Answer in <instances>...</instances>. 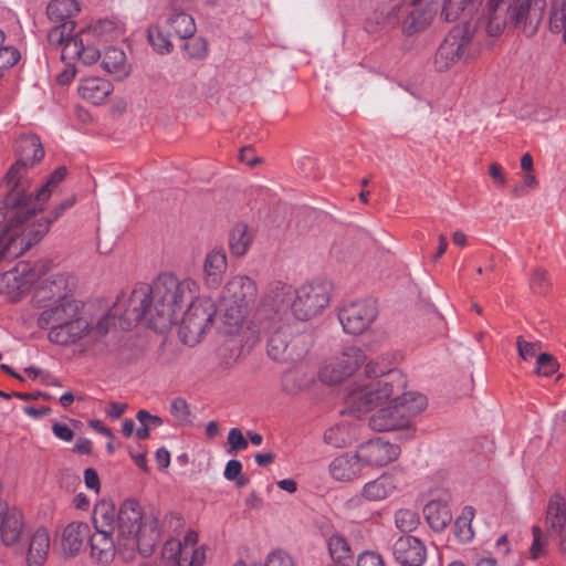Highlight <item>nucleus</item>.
Masks as SVG:
<instances>
[{
	"label": "nucleus",
	"instance_id": "obj_1",
	"mask_svg": "<svg viewBox=\"0 0 566 566\" xmlns=\"http://www.w3.org/2000/svg\"><path fill=\"white\" fill-rule=\"evenodd\" d=\"M198 293L191 279L179 280L171 273H163L151 283H138L127 297V307L120 317L124 331L145 321L158 332H164L177 319L182 304Z\"/></svg>",
	"mask_w": 566,
	"mask_h": 566
},
{
	"label": "nucleus",
	"instance_id": "obj_30",
	"mask_svg": "<svg viewBox=\"0 0 566 566\" xmlns=\"http://www.w3.org/2000/svg\"><path fill=\"white\" fill-rule=\"evenodd\" d=\"M165 28L171 31L179 39H191L196 33L197 27L195 19L185 11L170 8L165 20Z\"/></svg>",
	"mask_w": 566,
	"mask_h": 566
},
{
	"label": "nucleus",
	"instance_id": "obj_57",
	"mask_svg": "<svg viewBox=\"0 0 566 566\" xmlns=\"http://www.w3.org/2000/svg\"><path fill=\"white\" fill-rule=\"evenodd\" d=\"M283 390L287 394L294 395L302 389V384L298 381V374L295 371H287L282 377Z\"/></svg>",
	"mask_w": 566,
	"mask_h": 566
},
{
	"label": "nucleus",
	"instance_id": "obj_31",
	"mask_svg": "<svg viewBox=\"0 0 566 566\" xmlns=\"http://www.w3.org/2000/svg\"><path fill=\"white\" fill-rule=\"evenodd\" d=\"M102 59L101 65L105 72L117 80L127 77L130 73V66L126 62L125 52L116 46H109L104 51L97 61Z\"/></svg>",
	"mask_w": 566,
	"mask_h": 566
},
{
	"label": "nucleus",
	"instance_id": "obj_4",
	"mask_svg": "<svg viewBox=\"0 0 566 566\" xmlns=\"http://www.w3.org/2000/svg\"><path fill=\"white\" fill-rule=\"evenodd\" d=\"M387 406H379L380 409L369 418V427L374 431L406 430L407 437L413 436L410 428L411 418L427 407V398L413 391L395 392L387 400Z\"/></svg>",
	"mask_w": 566,
	"mask_h": 566
},
{
	"label": "nucleus",
	"instance_id": "obj_37",
	"mask_svg": "<svg viewBox=\"0 0 566 566\" xmlns=\"http://www.w3.org/2000/svg\"><path fill=\"white\" fill-rule=\"evenodd\" d=\"M198 535L196 532H188L185 535L184 542L175 541L179 546L176 554L188 562V566H202L206 554L202 548L196 547Z\"/></svg>",
	"mask_w": 566,
	"mask_h": 566
},
{
	"label": "nucleus",
	"instance_id": "obj_26",
	"mask_svg": "<svg viewBox=\"0 0 566 566\" xmlns=\"http://www.w3.org/2000/svg\"><path fill=\"white\" fill-rule=\"evenodd\" d=\"M292 287L281 281L272 282L268 285L264 295L261 298L262 307H269L274 314H279L291 308Z\"/></svg>",
	"mask_w": 566,
	"mask_h": 566
},
{
	"label": "nucleus",
	"instance_id": "obj_51",
	"mask_svg": "<svg viewBox=\"0 0 566 566\" xmlns=\"http://www.w3.org/2000/svg\"><path fill=\"white\" fill-rule=\"evenodd\" d=\"M530 285L535 294H544L549 287L547 272L541 268L534 269L532 272Z\"/></svg>",
	"mask_w": 566,
	"mask_h": 566
},
{
	"label": "nucleus",
	"instance_id": "obj_60",
	"mask_svg": "<svg viewBox=\"0 0 566 566\" xmlns=\"http://www.w3.org/2000/svg\"><path fill=\"white\" fill-rule=\"evenodd\" d=\"M517 349H518V355L523 359L527 360V359L532 358L533 356H535L536 344L526 342L522 337H518L517 338Z\"/></svg>",
	"mask_w": 566,
	"mask_h": 566
},
{
	"label": "nucleus",
	"instance_id": "obj_8",
	"mask_svg": "<svg viewBox=\"0 0 566 566\" xmlns=\"http://www.w3.org/2000/svg\"><path fill=\"white\" fill-rule=\"evenodd\" d=\"M75 22L53 23L48 32V42L52 48H61V57L65 62L81 61L91 65L99 57V50L91 44V33L82 30L73 34Z\"/></svg>",
	"mask_w": 566,
	"mask_h": 566
},
{
	"label": "nucleus",
	"instance_id": "obj_40",
	"mask_svg": "<svg viewBox=\"0 0 566 566\" xmlns=\"http://www.w3.org/2000/svg\"><path fill=\"white\" fill-rule=\"evenodd\" d=\"M327 546L329 555L335 563L346 566L354 560V553L343 535L333 534L328 538Z\"/></svg>",
	"mask_w": 566,
	"mask_h": 566
},
{
	"label": "nucleus",
	"instance_id": "obj_14",
	"mask_svg": "<svg viewBox=\"0 0 566 566\" xmlns=\"http://www.w3.org/2000/svg\"><path fill=\"white\" fill-rule=\"evenodd\" d=\"M377 315L375 302L361 300L344 305L338 312V319L345 333L358 335L371 325Z\"/></svg>",
	"mask_w": 566,
	"mask_h": 566
},
{
	"label": "nucleus",
	"instance_id": "obj_6",
	"mask_svg": "<svg viewBox=\"0 0 566 566\" xmlns=\"http://www.w3.org/2000/svg\"><path fill=\"white\" fill-rule=\"evenodd\" d=\"M406 376L391 369L384 379H373L353 388L346 397V406L353 413H366L387 402L395 392L406 388Z\"/></svg>",
	"mask_w": 566,
	"mask_h": 566
},
{
	"label": "nucleus",
	"instance_id": "obj_16",
	"mask_svg": "<svg viewBox=\"0 0 566 566\" xmlns=\"http://www.w3.org/2000/svg\"><path fill=\"white\" fill-rule=\"evenodd\" d=\"M356 453L361 467L381 468L399 458L400 448L398 444L376 438L361 443Z\"/></svg>",
	"mask_w": 566,
	"mask_h": 566
},
{
	"label": "nucleus",
	"instance_id": "obj_44",
	"mask_svg": "<svg viewBox=\"0 0 566 566\" xmlns=\"http://www.w3.org/2000/svg\"><path fill=\"white\" fill-rule=\"evenodd\" d=\"M549 29L563 35L566 43V0H554L549 17Z\"/></svg>",
	"mask_w": 566,
	"mask_h": 566
},
{
	"label": "nucleus",
	"instance_id": "obj_21",
	"mask_svg": "<svg viewBox=\"0 0 566 566\" xmlns=\"http://www.w3.org/2000/svg\"><path fill=\"white\" fill-rule=\"evenodd\" d=\"M38 308L42 310L36 318L38 327L50 332L67 318L75 317L77 312L82 310V305L75 298L66 297L65 301L49 303Z\"/></svg>",
	"mask_w": 566,
	"mask_h": 566
},
{
	"label": "nucleus",
	"instance_id": "obj_54",
	"mask_svg": "<svg viewBox=\"0 0 566 566\" xmlns=\"http://www.w3.org/2000/svg\"><path fill=\"white\" fill-rule=\"evenodd\" d=\"M53 220L51 218H42L36 223H33L29 229V243L40 241L49 231Z\"/></svg>",
	"mask_w": 566,
	"mask_h": 566
},
{
	"label": "nucleus",
	"instance_id": "obj_24",
	"mask_svg": "<svg viewBox=\"0 0 566 566\" xmlns=\"http://www.w3.org/2000/svg\"><path fill=\"white\" fill-rule=\"evenodd\" d=\"M23 516L17 509L4 506L0 501V539L6 546L15 545L23 533Z\"/></svg>",
	"mask_w": 566,
	"mask_h": 566
},
{
	"label": "nucleus",
	"instance_id": "obj_34",
	"mask_svg": "<svg viewBox=\"0 0 566 566\" xmlns=\"http://www.w3.org/2000/svg\"><path fill=\"white\" fill-rule=\"evenodd\" d=\"M67 175V169L64 166L57 167L49 177L46 182L42 185L36 191H31L28 188L29 199L35 208V213L43 209L44 203L49 200L52 189L56 187Z\"/></svg>",
	"mask_w": 566,
	"mask_h": 566
},
{
	"label": "nucleus",
	"instance_id": "obj_39",
	"mask_svg": "<svg viewBox=\"0 0 566 566\" xmlns=\"http://www.w3.org/2000/svg\"><path fill=\"white\" fill-rule=\"evenodd\" d=\"M82 32L91 33V44L96 48L93 43L95 36L105 41L118 39L124 34V28L113 19H101L90 29H82Z\"/></svg>",
	"mask_w": 566,
	"mask_h": 566
},
{
	"label": "nucleus",
	"instance_id": "obj_50",
	"mask_svg": "<svg viewBox=\"0 0 566 566\" xmlns=\"http://www.w3.org/2000/svg\"><path fill=\"white\" fill-rule=\"evenodd\" d=\"M184 50L190 59H203L208 53V43L203 38H192L184 44Z\"/></svg>",
	"mask_w": 566,
	"mask_h": 566
},
{
	"label": "nucleus",
	"instance_id": "obj_55",
	"mask_svg": "<svg viewBox=\"0 0 566 566\" xmlns=\"http://www.w3.org/2000/svg\"><path fill=\"white\" fill-rule=\"evenodd\" d=\"M265 566H295L290 554L283 549H276L269 554Z\"/></svg>",
	"mask_w": 566,
	"mask_h": 566
},
{
	"label": "nucleus",
	"instance_id": "obj_64",
	"mask_svg": "<svg viewBox=\"0 0 566 566\" xmlns=\"http://www.w3.org/2000/svg\"><path fill=\"white\" fill-rule=\"evenodd\" d=\"M242 471V463L239 460H229L223 475L228 481H233Z\"/></svg>",
	"mask_w": 566,
	"mask_h": 566
},
{
	"label": "nucleus",
	"instance_id": "obj_61",
	"mask_svg": "<svg viewBox=\"0 0 566 566\" xmlns=\"http://www.w3.org/2000/svg\"><path fill=\"white\" fill-rule=\"evenodd\" d=\"M84 482L87 489L93 490L95 493L99 492L101 483L99 478L93 468H87L84 471Z\"/></svg>",
	"mask_w": 566,
	"mask_h": 566
},
{
	"label": "nucleus",
	"instance_id": "obj_2",
	"mask_svg": "<svg viewBox=\"0 0 566 566\" xmlns=\"http://www.w3.org/2000/svg\"><path fill=\"white\" fill-rule=\"evenodd\" d=\"M546 7V0H504L489 10L485 31L490 36H497L510 27L532 38L538 31Z\"/></svg>",
	"mask_w": 566,
	"mask_h": 566
},
{
	"label": "nucleus",
	"instance_id": "obj_43",
	"mask_svg": "<svg viewBox=\"0 0 566 566\" xmlns=\"http://www.w3.org/2000/svg\"><path fill=\"white\" fill-rule=\"evenodd\" d=\"M174 35L170 30L167 32L160 25H154L148 29V41L153 49L159 54H168L172 50L170 36Z\"/></svg>",
	"mask_w": 566,
	"mask_h": 566
},
{
	"label": "nucleus",
	"instance_id": "obj_38",
	"mask_svg": "<svg viewBox=\"0 0 566 566\" xmlns=\"http://www.w3.org/2000/svg\"><path fill=\"white\" fill-rule=\"evenodd\" d=\"M78 11L75 0H52L48 4L46 15L52 23L74 22L72 19Z\"/></svg>",
	"mask_w": 566,
	"mask_h": 566
},
{
	"label": "nucleus",
	"instance_id": "obj_29",
	"mask_svg": "<svg viewBox=\"0 0 566 566\" xmlns=\"http://www.w3.org/2000/svg\"><path fill=\"white\" fill-rule=\"evenodd\" d=\"M91 528L87 523L72 522L63 531L62 547L65 554L74 556L83 548L84 543L90 539Z\"/></svg>",
	"mask_w": 566,
	"mask_h": 566
},
{
	"label": "nucleus",
	"instance_id": "obj_19",
	"mask_svg": "<svg viewBox=\"0 0 566 566\" xmlns=\"http://www.w3.org/2000/svg\"><path fill=\"white\" fill-rule=\"evenodd\" d=\"M92 326L82 315V310L72 318L60 323L49 332L48 338L52 344L61 346L74 345L88 335Z\"/></svg>",
	"mask_w": 566,
	"mask_h": 566
},
{
	"label": "nucleus",
	"instance_id": "obj_35",
	"mask_svg": "<svg viewBox=\"0 0 566 566\" xmlns=\"http://www.w3.org/2000/svg\"><path fill=\"white\" fill-rule=\"evenodd\" d=\"M396 489V479L390 474H381L363 486L361 495L368 501H382L390 496Z\"/></svg>",
	"mask_w": 566,
	"mask_h": 566
},
{
	"label": "nucleus",
	"instance_id": "obj_12",
	"mask_svg": "<svg viewBox=\"0 0 566 566\" xmlns=\"http://www.w3.org/2000/svg\"><path fill=\"white\" fill-rule=\"evenodd\" d=\"M331 289L324 282H311L295 290L291 311L298 321H308L319 314L329 303Z\"/></svg>",
	"mask_w": 566,
	"mask_h": 566
},
{
	"label": "nucleus",
	"instance_id": "obj_3",
	"mask_svg": "<svg viewBox=\"0 0 566 566\" xmlns=\"http://www.w3.org/2000/svg\"><path fill=\"white\" fill-rule=\"evenodd\" d=\"M118 545L128 553L138 551L143 555L153 553L160 537L158 518L144 517L139 503L126 500L119 509Z\"/></svg>",
	"mask_w": 566,
	"mask_h": 566
},
{
	"label": "nucleus",
	"instance_id": "obj_46",
	"mask_svg": "<svg viewBox=\"0 0 566 566\" xmlns=\"http://www.w3.org/2000/svg\"><path fill=\"white\" fill-rule=\"evenodd\" d=\"M395 523L401 532H412L419 524V516L413 510L400 509L395 514Z\"/></svg>",
	"mask_w": 566,
	"mask_h": 566
},
{
	"label": "nucleus",
	"instance_id": "obj_9",
	"mask_svg": "<svg viewBox=\"0 0 566 566\" xmlns=\"http://www.w3.org/2000/svg\"><path fill=\"white\" fill-rule=\"evenodd\" d=\"M7 195L8 188L0 180V260L8 256L11 245L17 240L18 230L35 214L28 192H23V198L13 205L7 202Z\"/></svg>",
	"mask_w": 566,
	"mask_h": 566
},
{
	"label": "nucleus",
	"instance_id": "obj_63",
	"mask_svg": "<svg viewBox=\"0 0 566 566\" xmlns=\"http://www.w3.org/2000/svg\"><path fill=\"white\" fill-rule=\"evenodd\" d=\"M390 370L386 371L382 367H380L377 363L375 361H369L366 364L365 366V373H366V376L368 378H370V380L373 379H384L385 376L389 373Z\"/></svg>",
	"mask_w": 566,
	"mask_h": 566
},
{
	"label": "nucleus",
	"instance_id": "obj_18",
	"mask_svg": "<svg viewBox=\"0 0 566 566\" xmlns=\"http://www.w3.org/2000/svg\"><path fill=\"white\" fill-rule=\"evenodd\" d=\"M45 271L46 262H40L34 266H30V264L25 262H20L13 270L6 272L0 277V292L11 293L24 291Z\"/></svg>",
	"mask_w": 566,
	"mask_h": 566
},
{
	"label": "nucleus",
	"instance_id": "obj_49",
	"mask_svg": "<svg viewBox=\"0 0 566 566\" xmlns=\"http://www.w3.org/2000/svg\"><path fill=\"white\" fill-rule=\"evenodd\" d=\"M557 360L547 353H542L536 359V374L545 377H551L558 369Z\"/></svg>",
	"mask_w": 566,
	"mask_h": 566
},
{
	"label": "nucleus",
	"instance_id": "obj_10",
	"mask_svg": "<svg viewBox=\"0 0 566 566\" xmlns=\"http://www.w3.org/2000/svg\"><path fill=\"white\" fill-rule=\"evenodd\" d=\"M187 308L179 326V337L188 346L197 345L217 313L214 302L210 297H193Z\"/></svg>",
	"mask_w": 566,
	"mask_h": 566
},
{
	"label": "nucleus",
	"instance_id": "obj_13",
	"mask_svg": "<svg viewBox=\"0 0 566 566\" xmlns=\"http://www.w3.org/2000/svg\"><path fill=\"white\" fill-rule=\"evenodd\" d=\"M472 40L473 30L470 24L467 23L453 27L436 53V70L439 72L447 71L461 61L465 56Z\"/></svg>",
	"mask_w": 566,
	"mask_h": 566
},
{
	"label": "nucleus",
	"instance_id": "obj_48",
	"mask_svg": "<svg viewBox=\"0 0 566 566\" xmlns=\"http://www.w3.org/2000/svg\"><path fill=\"white\" fill-rule=\"evenodd\" d=\"M170 413L179 424L190 423L191 412L189 405L182 398H175L170 403Z\"/></svg>",
	"mask_w": 566,
	"mask_h": 566
},
{
	"label": "nucleus",
	"instance_id": "obj_17",
	"mask_svg": "<svg viewBox=\"0 0 566 566\" xmlns=\"http://www.w3.org/2000/svg\"><path fill=\"white\" fill-rule=\"evenodd\" d=\"M363 354L355 347L347 348L340 357L325 365L318 376L322 382L327 385H337L346 377L350 376L363 361Z\"/></svg>",
	"mask_w": 566,
	"mask_h": 566
},
{
	"label": "nucleus",
	"instance_id": "obj_33",
	"mask_svg": "<svg viewBox=\"0 0 566 566\" xmlns=\"http://www.w3.org/2000/svg\"><path fill=\"white\" fill-rule=\"evenodd\" d=\"M112 84L102 78L88 77L81 82L78 93L81 97L94 105L102 104L112 93Z\"/></svg>",
	"mask_w": 566,
	"mask_h": 566
},
{
	"label": "nucleus",
	"instance_id": "obj_56",
	"mask_svg": "<svg viewBox=\"0 0 566 566\" xmlns=\"http://www.w3.org/2000/svg\"><path fill=\"white\" fill-rule=\"evenodd\" d=\"M455 535L460 542H469L473 537L471 523L467 517H459L455 521Z\"/></svg>",
	"mask_w": 566,
	"mask_h": 566
},
{
	"label": "nucleus",
	"instance_id": "obj_58",
	"mask_svg": "<svg viewBox=\"0 0 566 566\" xmlns=\"http://www.w3.org/2000/svg\"><path fill=\"white\" fill-rule=\"evenodd\" d=\"M357 566H385L381 555L375 552H364L357 558Z\"/></svg>",
	"mask_w": 566,
	"mask_h": 566
},
{
	"label": "nucleus",
	"instance_id": "obj_27",
	"mask_svg": "<svg viewBox=\"0 0 566 566\" xmlns=\"http://www.w3.org/2000/svg\"><path fill=\"white\" fill-rule=\"evenodd\" d=\"M361 468L357 453L346 452L329 463L328 472L334 480L348 482L359 476Z\"/></svg>",
	"mask_w": 566,
	"mask_h": 566
},
{
	"label": "nucleus",
	"instance_id": "obj_45",
	"mask_svg": "<svg viewBox=\"0 0 566 566\" xmlns=\"http://www.w3.org/2000/svg\"><path fill=\"white\" fill-rule=\"evenodd\" d=\"M350 433L345 426L332 427L324 433L325 442L335 448L346 447L350 442Z\"/></svg>",
	"mask_w": 566,
	"mask_h": 566
},
{
	"label": "nucleus",
	"instance_id": "obj_25",
	"mask_svg": "<svg viewBox=\"0 0 566 566\" xmlns=\"http://www.w3.org/2000/svg\"><path fill=\"white\" fill-rule=\"evenodd\" d=\"M228 262L226 251L221 248L211 250L203 261V281L207 287L217 289L222 282Z\"/></svg>",
	"mask_w": 566,
	"mask_h": 566
},
{
	"label": "nucleus",
	"instance_id": "obj_36",
	"mask_svg": "<svg viewBox=\"0 0 566 566\" xmlns=\"http://www.w3.org/2000/svg\"><path fill=\"white\" fill-rule=\"evenodd\" d=\"M118 515L119 510L116 511L114 504L109 502L98 503L93 512V524L95 531H107L116 533L118 537Z\"/></svg>",
	"mask_w": 566,
	"mask_h": 566
},
{
	"label": "nucleus",
	"instance_id": "obj_11",
	"mask_svg": "<svg viewBox=\"0 0 566 566\" xmlns=\"http://www.w3.org/2000/svg\"><path fill=\"white\" fill-rule=\"evenodd\" d=\"M265 328H273L266 345L271 359L281 363L296 361L308 352L310 336L307 334L294 335L290 325L271 324Z\"/></svg>",
	"mask_w": 566,
	"mask_h": 566
},
{
	"label": "nucleus",
	"instance_id": "obj_7",
	"mask_svg": "<svg viewBox=\"0 0 566 566\" xmlns=\"http://www.w3.org/2000/svg\"><path fill=\"white\" fill-rule=\"evenodd\" d=\"M258 297V286L248 275L232 276L223 286L220 297V308L223 323L230 327H239L254 306Z\"/></svg>",
	"mask_w": 566,
	"mask_h": 566
},
{
	"label": "nucleus",
	"instance_id": "obj_47",
	"mask_svg": "<svg viewBox=\"0 0 566 566\" xmlns=\"http://www.w3.org/2000/svg\"><path fill=\"white\" fill-rule=\"evenodd\" d=\"M481 0H441L442 14L447 21H454L461 11H464L469 6H474L475 2Z\"/></svg>",
	"mask_w": 566,
	"mask_h": 566
},
{
	"label": "nucleus",
	"instance_id": "obj_59",
	"mask_svg": "<svg viewBox=\"0 0 566 566\" xmlns=\"http://www.w3.org/2000/svg\"><path fill=\"white\" fill-rule=\"evenodd\" d=\"M140 424H146L149 429L160 427L164 421L160 417L149 413L147 410H139L136 415Z\"/></svg>",
	"mask_w": 566,
	"mask_h": 566
},
{
	"label": "nucleus",
	"instance_id": "obj_52",
	"mask_svg": "<svg viewBox=\"0 0 566 566\" xmlns=\"http://www.w3.org/2000/svg\"><path fill=\"white\" fill-rule=\"evenodd\" d=\"M229 453L237 454L239 451L245 450L249 446L248 440L244 438L239 428H232L228 434Z\"/></svg>",
	"mask_w": 566,
	"mask_h": 566
},
{
	"label": "nucleus",
	"instance_id": "obj_32",
	"mask_svg": "<svg viewBox=\"0 0 566 566\" xmlns=\"http://www.w3.org/2000/svg\"><path fill=\"white\" fill-rule=\"evenodd\" d=\"M424 517L433 531H443L452 521L448 500H431L423 507Z\"/></svg>",
	"mask_w": 566,
	"mask_h": 566
},
{
	"label": "nucleus",
	"instance_id": "obj_5",
	"mask_svg": "<svg viewBox=\"0 0 566 566\" xmlns=\"http://www.w3.org/2000/svg\"><path fill=\"white\" fill-rule=\"evenodd\" d=\"M14 153L18 159L1 179L3 186L8 188L7 202L9 205L18 202L20 198H23V192H28V188L31 186L28 171L34 164L42 160L44 149L40 138L31 134L22 135L17 139Z\"/></svg>",
	"mask_w": 566,
	"mask_h": 566
},
{
	"label": "nucleus",
	"instance_id": "obj_28",
	"mask_svg": "<svg viewBox=\"0 0 566 566\" xmlns=\"http://www.w3.org/2000/svg\"><path fill=\"white\" fill-rule=\"evenodd\" d=\"M50 535L46 528L39 527L30 537L25 554L27 566H43L50 549Z\"/></svg>",
	"mask_w": 566,
	"mask_h": 566
},
{
	"label": "nucleus",
	"instance_id": "obj_23",
	"mask_svg": "<svg viewBox=\"0 0 566 566\" xmlns=\"http://www.w3.org/2000/svg\"><path fill=\"white\" fill-rule=\"evenodd\" d=\"M391 553L401 566H421L427 557L422 542L410 535L397 538L391 546Z\"/></svg>",
	"mask_w": 566,
	"mask_h": 566
},
{
	"label": "nucleus",
	"instance_id": "obj_20",
	"mask_svg": "<svg viewBox=\"0 0 566 566\" xmlns=\"http://www.w3.org/2000/svg\"><path fill=\"white\" fill-rule=\"evenodd\" d=\"M91 556L101 566H106L113 562L116 553L123 555V558L129 559L134 553L120 549L116 533L107 531H95L90 536Z\"/></svg>",
	"mask_w": 566,
	"mask_h": 566
},
{
	"label": "nucleus",
	"instance_id": "obj_62",
	"mask_svg": "<svg viewBox=\"0 0 566 566\" xmlns=\"http://www.w3.org/2000/svg\"><path fill=\"white\" fill-rule=\"evenodd\" d=\"M52 431L55 437H57L59 439L66 441V442L72 441L74 438L73 430L63 423H59V422L53 423Z\"/></svg>",
	"mask_w": 566,
	"mask_h": 566
},
{
	"label": "nucleus",
	"instance_id": "obj_42",
	"mask_svg": "<svg viewBox=\"0 0 566 566\" xmlns=\"http://www.w3.org/2000/svg\"><path fill=\"white\" fill-rule=\"evenodd\" d=\"M126 307L127 297L118 298L113 308L107 314H105L96 324V329L98 334H106L109 331L111 326L123 329L120 326V317L123 316V313Z\"/></svg>",
	"mask_w": 566,
	"mask_h": 566
},
{
	"label": "nucleus",
	"instance_id": "obj_15",
	"mask_svg": "<svg viewBox=\"0 0 566 566\" xmlns=\"http://www.w3.org/2000/svg\"><path fill=\"white\" fill-rule=\"evenodd\" d=\"M75 286L74 277L69 274L57 273L44 279L34 292V303L36 307L48 305L53 302H62L67 298H74L73 290Z\"/></svg>",
	"mask_w": 566,
	"mask_h": 566
},
{
	"label": "nucleus",
	"instance_id": "obj_53",
	"mask_svg": "<svg viewBox=\"0 0 566 566\" xmlns=\"http://www.w3.org/2000/svg\"><path fill=\"white\" fill-rule=\"evenodd\" d=\"M532 533L533 543L530 549V554L533 559H537L539 556L546 553V541L539 526H533Z\"/></svg>",
	"mask_w": 566,
	"mask_h": 566
},
{
	"label": "nucleus",
	"instance_id": "obj_41",
	"mask_svg": "<svg viewBox=\"0 0 566 566\" xmlns=\"http://www.w3.org/2000/svg\"><path fill=\"white\" fill-rule=\"evenodd\" d=\"M252 243V234L244 223L235 224L229 234V247L233 255L242 256L247 253Z\"/></svg>",
	"mask_w": 566,
	"mask_h": 566
},
{
	"label": "nucleus",
	"instance_id": "obj_22",
	"mask_svg": "<svg viewBox=\"0 0 566 566\" xmlns=\"http://www.w3.org/2000/svg\"><path fill=\"white\" fill-rule=\"evenodd\" d=\"M546 526L549 536L558 538L559 549L566 554V499L554 494L546 511Z\"/></svg>",
	"mask_w": 566,
	"mask_h": 566
}]
</instances>
